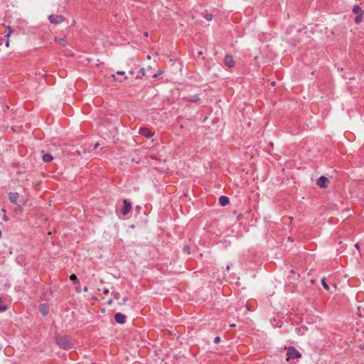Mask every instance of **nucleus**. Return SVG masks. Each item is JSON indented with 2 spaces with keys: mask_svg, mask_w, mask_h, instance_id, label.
I'll return each instance as SVG.
<instances>
[{
  "mask_svg": "<svg viewBox=\"0 0 364 364\" xmlns=\"http://www.w3.org/2000/svg\"><path fill=\"white\" fill-rule=\"evenodd\" d=\"M55 341L61 349L68 350L73 348L72 339L68 336L58 335L55 337Z\"/></svg>",
  "mask_w": 364,
  "mask_h": 364,
  "instance_id": "f257e3e1",
  "label": "nucleus"
},
{
  "mask_svg": "<svg viewBox=\"0 0 364 364\" xmlns=\"http://www.w3.org/2000/svg\"><path fill=\"white\" fill-rule=\"evenodd\" d=\"M301 357V353L294 346H289L287 348V360H292Z\"/></svg>",
  "mask_w": 364,
  "mask_h": 364,
  "instance_id": "f03ea898",
  "label": "nucleus"
},
{
  "mask_svg": "<svg viewBox=\"0 0 364 364\" xmlns=\"http://www.w3.org/2000/svg\"><path fill=\"white\" fill-rule=\"evenodd\" d=\"M132 209V203L129 200L126 199L123 201V206L122 207L121 212L122 214L125 216L127 215Z\"/></svg>",
  "mask_w": 364,
  "mask_h": 364,
  "instance_id": "7ed1b4c3",
  "label": "nucleus"
},
{
  "mask_svg": "<svg viewBox=\"0 0 364 364\" xmlns=\"http://www.w3.org/2000/svg\"><path fill=\"white\" fill-rule=\"evenodd\" d=\"M48 19L51 23L59 24L65 21V18L61 15L51 14L48 16Z\"/></svg>",
  "mask_w": 364,
  "mask_h": 364,
  "instance_id": "20e7f679",
  "label": "nucleus"
},
{
  "mask_svg": "<svg viewBox=\"0 0 364 364\" xmlns=\"http://www.w3.org/2000/svg\"><path fill=\"white\" fill-rule=\"evenodd\" d=\"M224 64L228 68H233L235 62L231 55H226L224 58Z\"/></svg>",
  "mask_w": 364,
  "mask_h": 364,
  "instance_id": "39448f33",
  "label": "nucleus"
},
{
  "mask_svg": "<svg viewBox=\"0 0 364 364\" xmlns=\"http://www.w3.org/2000/svg\"><path fill=\"white\" fill-rule=\"evenodd\" d=\"M328 183V179L324 176H320L317 179V182H316L317 185L320 188H326L328 186V184H327Z\"/></svg>",
  "mask_w": 364,
  "mask_h": 364,
  "instance_id": "423d86ee",
  "label": "nucleus"
},
{
  "mask_svg": "<svg viewBox=\"0 0 364 364\" xmlns=\"http://www.w3.org/2000/svg\"><path fill=\"white\" fill-rule=\"evenodd\" d=\"M139 134L141 136L146 137V138H150L154 135V134L151 132V131L150 129H149L148 128H145V127L140 128L139 130Z\"/></svg>",
  "mask_w": 364,
  "mask_h": 364,
  "instance_id": "0eeeda50",
  "label": "nucleus"
},
{
  "mask_svg": "<svg viewBox=\"0 0 364 364\" xmlns=\"http://www.w3.org/2000/svg\"><path fill=\"white\" fill-rule=\"evenodd\" d=\"M114 319L119 324H124L126 322V316L122 313H117L114 315Z\"/></svg>",
  "mask_w": 364,
  "mask_h": 364,
  "instance_id": "6e6552de",
  "label": "nucleus"
},
{
  "mask_svg": "<svg viewBox=\"0 0 364 364\" xmlns=\"http://www.w3.org/2000/svg\"><path fill=\"white\" fill-rule=\"evenodd\" d=\"M19 198V194L17 192H10L9 193V199L11 203L17 205V200Z\"/></svg>",
  "mask_w": 364,
  "mask_h": 364,
  "instance_id": "1a4fd4ad",
  "label": "nucleus"
},
{
  "mask_svg": "<svg viewBox=\"0 0 364 364\" xmlns=\"http://www.w3.org/2000/svg\"><path fill=\"white\" fill-rule=\"evenodd\" d=\"M39 311L43 316H46L49 312L48 306L46 304H40Z\"/></svg>",
  "mask_w": 364,
  "mask_h": 364,
  "instance_id": "9d476101",
  "label": "nucleus"
},
{
  "mask_svg": "<svg viewBox=\"0 0 364 364\" xmlns=\"http://www.w3.org/2000/svg\"><path fill=\"white\" fill-rule=\"evenodd\" d=\"M230 203V199L228 196H221L220 198H219V203L221 206H226L229 204Z\"/></svg>",
  "mask_w": 364,
  "mask_h": 364,
  "instance_id": "9b49d317",
  "label": "nucleus"
},
{
  "mask_svg": "<svg viewBox=\"0 0 364 364\" xmlns=\"http://www.w3.org/2000/svg\"><path fill=\"white\" fill-rule=\"evenodd\" d=\"M53 159V157L48 153H45L44 151H42V160L45 163L50 162Z\"/></svg>",
  "mask_w": 364,
  "mask_h": 364,
  "instance_id": "f8f14e48",
  "label": "nucleus"
},
{
  "mask_svg": "<svg viewBox=\"0 0 364 364\" xmlns=\"http://www.w3.org/2000/svg\"><path fill=\"white\" fill-rule=\"evenodd\" d=\"M186 99L188 102H196L199 100V95H190L188 97H186Z\"/></svg>",
  "mask_w": 364,
  "mask_h": 364,
  "instance_id": "ddd939ff",
  "label": "nucleus"
},
{
  "mask_svg": "<svg viewBox=\"0 0 364 364\" xmlns=\"http://www.w3.org/2000/svg\"><path fill=\"white\" fill-rule=\"evenodd\" d=\"M353 12L355 14H363V11L362 10V9L360 8V6L359 5H355L353 8Z\"/></svg>",
  "mask_w": 364,
  "mask_h": 364,
  "instance_id": "4468645a",
  "label": "nucleus"
},
{
  "mask_svg": "<svg viewBox=\"0 0 364 364\" xmlns=\"http://www.w3.org/2000/svg\"><path fill=\"white\" fill-rule=\"evenodd\" d=\"M8 309L6 304L4 303L1 297H0V311H5Z\"/></svg>",
  "mask_w": 364,
  "mask_h": 364,
  "instance_id": "2eb2a0df",
  "label": "nucleus"
},
{
  "mask_svg": "<svg viewBox=\"0 0 364 364\" xmlns=\"http://www.w3.org/2000/svg\"><path fill=\"white\" fill-rule=\"evenodd\" d=\"M70 279L72 281L73 284H80V280L75 274H72L70 276Z\"/></svg>",
  "mask_w": 364,
  "mask_h": 364,
  "instance_id": "dca6fc26",
  "label": "nucleus"
},
{
  "mask_svg": "<svg viewBox=\"0 0 364 364\" xmlns=\"http://www.w3.org/2000/svg\"><path fill=\"white\" fill-rule=\"evenodd\" d=\"M306 327L305 326H301V327H299V328H296V332L299 334V335H303L305 332V331H306Z\"/></svg>",
  "mask_w": 364,
  "mask_h": 364,
  "instance_id": "f3484780",
  "label": "nucleus"
},
{
  "mask_svg": "<svg viewBox=\"0 0 364 364\" xmlns=\"http://www.w3.org/2000/svg\"><path fill=\"white\" fill-rule=\"evenodd\" d=\"M363 14H358L354 19V22L357 24L360 23L363 21Z\"/></svg>",
  "mask_w": 364,
  "mask_h": 364,
  "instance_id": "a211bd4d",
  "label": "nucleus"
},
{
  "mask_svg": "<svg viewBox=\"0 0 364 364\" xmlns=\"http://www.w3.org/2000/svg\"><path fill=\"white\" fill-rule=\"evenodd\" d=\"M144 75H145V69H144V68H141L139 70V75H137L135 77V78H136V80H139V79L142 78V77H143V76H144Z\"/></svg>",
  "mask_w": 364,
  "mask_h": 364,
  "instance_id": "6ab92c4d",
  "label": "nucleus"
},
{
  "mask_svg": "<svg viewBox=\"0 0 364 364\" xmlns=\"http://www.w3.org/2000/svg\"><path fill=\"white\" fill-rule=\"evenodd\" d=\"M80 150L82 152V156H83L84 155L89 154L90 152V149H87L83 146L80 147Z\"/></svg>",
  "mask_w": 364,
  "mask_h": 364,
  "instance_id": "aec40b11",
  "label": "nucleus"
},
{
  "mask_svg": "<svg viewBox=\"0 0 364 364\" xmlns=\"http://www.w3.org/2000/svg\"><path fill=\"white\" fill-rule=\"evenodd\" d=\"M321 284L323 286V287L326 289V290H329V286L327 284V283L326 282V280H325V278H323L321 279Z\"/></svg>",
  "mask_w": 364,
  "mask_h": 364,
  "instance_id": "412c9836",
  "label": "nucleus"
},
{
  "mask_svg": "<svg viewBox=\"0 0 364 364\" xmlns=\"http://www.w3.org/2000/svg\"><path fill=\"white\" fill-rule=\"evenodd\" d=\"M57 41H58L59 44L63 46H65L67 43V41L65 38H58Z\"/></svg>",
  "mask_w": 364,
  "mask_h": 364,
  "instance_id": "4be33fe9",
  "label": "nucleus"
},
{
  "mask_svg": "<svg viewBox=\"0 0 364 364\" xmlns=\"http://www.w3.org/2000/svg\"><path fill=\"white\" fill-rule=\"evenodd\" d=\"M73 155H77L78 156H81L82 157V152H81L80 148L75 149L74 151V152L73 153Z\"/></svg>",
  "mask_w": 364,
  "mask_h": 364,
  "instance_id": "5701e85b",
  "label": "nucleus"
},
{
  "mask_svg": "<svg viewBox=\"0 0 364 364\" xmlns=\"http://www.w3.org/2000/svg\"><path fill=\"white\" fill-rule=\"evenodd\" d=\"M112 295L113 296V297L115 299H119V293L118 291H114L112 292Z\"/></svg>",
  "mask_w": 364,
  "mask_h": 364,
  "instance_id": "b1692460",
  "label": "nucleus"
},
{
  "mask_svg": "<svg viewBox=\"0 0 364 364\" xmlns=\"http://www.w3.org/2000/svg\"><path fill=\"white\" fill-rule=\"evenodd\" d=\"M205 19H206L207 21H210V20H212V18H213V15H212V14H207L205 15Z\"/></svg>",
  "mask_w": 364,
  "mask_h": 364,
  "instance_id": "393cba45",
  "label": "nucleus"
},
{
  "mask_svg": "<svg viewBox=\"0 0 364 364\" xmlns=\"http://www.w3.org/2000/svg\"><path fill=\"white\" fill-rule=\"evenodd\" d=\"M8 31H9V32H8V33L6 35V36L7 38H9V36H10V35L12 33V32H13V30H12V28H11L10 26H8Z\"/></svg>",
  "mask_w": 364,
  "mask_h": 364,
  "instance_id": "a878e982",
  "label": "nucleus"
},
{
  "mask_svg": "<svg viewBox=\"0 0 364 364\" xmlns=\"http://www.w3.org/2000/svg\"><path fill=\"white\" fill-rule=\"evenodd\" d=\"M220 341V338L219 336H216L215 338H214V343L217 344V343H219Z\"/></svg>",
  "mask_w": 364,
  "mask_h": 364,
  "instance_id": "bb28decb",
  "label": "nucleus"
},
{
  "mask_svg": "<svg viewBox=\"0 0 364 364\" xmlns=\"http://www.w3.org/2000/svg\"><path fill=\"white\" fill-rule=\"evenodd\" d=\"M117 75H124L125 74L124 71H117L116 73Z\"/></svg>",
  "mask_w": 364,
  "mask_h": 364,
  "instance_id": "cd10ccee",
  "label": "nucleus"
},
{
  "mask_svg": "<svg viewBox=\"0 0 364 364\" xmlns=\"http://www.w3.org/2000/svg\"><path fill=\"white\" fill-rule=\"evenodd\" d=\"M127 300H128L127 297H126V296H125V297H124V298L122 299V303H123V304H125V303L127 301Z\"/></svg>",
  "mask_w": 364,
  "mask_h": 364,
  "instance_id": "c85d7f7f",
  "label": "nucleus"
},
{
  "mask_svg": "<svg viewBox=\"0 0 364 364\" xmlns=\"http://www.w3.org/2000/svg\"><path fill=\"white\" fill-rule=\"evenodd\" d=\"M99 146H100V144H99L98 142H97V143L94 145V146H93V149H97Z\"/></svg>",
  "mask_w": 364,
  "mask_h": 364,
  "instance_id": "c756f323",
  "label": "nucleus"
},
{
  "mask_svg": "<svg viewBox=\"0 0 364 364\" xmlns=\"http://www.w3.org/2000/svg\"><path fill=\"white\" fill-rule=\"evenodd\" d=\"M242 218V214H239V215L237 216V220H240Z\"/></svg>",
  "mask_w": 364,
  "mask_h": 364,
  "instance_id": "7c9ffc66",
  "label": "nucleus"
},
{
  "mask_svg": "<svg viewBox=\"0 0 364 364\" xmlns=\"http://www.w3.org/2000/svg\"><path fill=\"white\" fill-rule=\"evenodd\" d=\"M88 291V288H87V287H84V289H83V291H84V292H86V291Z\"/></svg>",
  "mask_w": 364,
  "mask_h": 364,
  "instance_id": "2f4dec72",
  "label": "nucleus"
},
{
  "mask_svg": "<svg viewBox=\"0 0 364 364\" xmlns=\"http://www.w3.org/2000/svg\"><path fill=\"white\" fill-rule=\"evenodd\" d=\"M129 74L133 75L134 74V70H129Z\"/></svg>",
  "mask_w": 364,
  "mask_h": 364,
  "instance_id": "473e14b6",
  "label": "nucleus"
},
{
  "mask_svg": "<svg viewBox=\"0 0 364 364\" xmlns=\"http://www.w3.org/2000/svg\"><path fill=\"white\" fill-rule=\"evenodd\" d=\"M355 247H356L358 250H359V248H360V245H359V244H358V243H356V244H355Z\"/></svg>",
  "mask_w": 364,
  "mask_h": 364,
  "instance_id": "72a5a7b5",
  "label": "nucleus"
},
{
  "mask_svg": "<svg viewBox=\"0 0 364 364\" xmlns=\"http://www.w3.org/2000/svg\"><path fill=\"white\" fill-rule=\"evenodd\" d=\"M9 38H7V41H6V46H9Z\"/></svg>",
  "mask_w": 364,
  "mask_h": 364,
  "instance_id": "f704fd0d",
  "label": "nucleus"
},
{
  "mask_svg": "<svg viewBox=\"0 0 364 364\" xmlns=\"http://www.w3.org/2000/svg\"><path fill=\"white\" fill-rule=\"evenodd\" d=\"M4 220L5 221H7V220H8V218H7V216H6V215H4Z\"/></svg>",
  "mask_w": 364,
  "mask_h": 364,
  "instance_id": "c9c22d12",
  "label": "nucleus"
},
{
  "mask_svg": "<svg viewBox=\"0 0 364 364\" xmlns=\"http://www.w3.org/2000/svg\"><path fill=\"white\" fill-rule=\"evenodd\" d=\"M112 77H113V79H114V81H116V80H117V78H116V77H115V75H112Z\"/></svg>",
  "mask_w": 364,
  "mask_h": 364,
  "instance_id": "e433bc0d",
  "label": "nucleus"
},
{
  "mask_svg": "<svg viewBox=\"0 0 364 364\" xmlns=\"http://www.w3.org/2000/svg\"><path fill=\"white\" fill-rule=\"evenodd\" d=\"M144 36H145L146 37H147V36H148V33H147V32H145V33H144Z\"/></svg>",
  "mask_w": 364,
  "mask_h": 364,
  "instance_id": "4c0bfd02",
  "label": "nucleus"
},
{
  "mask_svg": "<svg viewBox=\"0 0 364 364\" xmlns=\"http://www.w3.org/2000/svg\"><path fill=\"white\" fill-rule=\"evenodd\" d=\"M226 269H227V270H229V269H230V267L228 265V266L226 267Z\"/></svg>",
  "mask_w": 364,
  "mask_h": 364,
  "instance_id": "58836bf2",
  "label": "nucleus"
},
{
  "mask_svg": "<svg viewBox=\"0 0 364 364\" xmlns=\"http://www.w3.org/2000/svg\"><path fill=\"white\" fill-rule=\"evenodd\" d=\"M77 292H80V288H77Z\"/></svg>",
  "mask_w": 364,
  "mask_h": 364,
  "instance_id": "ea45409f",
  "label": "nucleus"
},
{
  "mask_svg": "<svg viewBox=\"0 0 364 364\" xmlns=\"http://www.w3.org/2000/svg\"><path fill=\"white\" fill-rule=\"evenodd\" d=\"M77 292H80V288H77Z\"/></svg>",
  "mask_w": 364,
  "mask_h": 364,
  "instance_id": "a19ab883",
  "label": "nucleus"
},
{
  "mask_svg": "<svg viewBox=\"0 0 364 364\" xmlns=\"http://www.w3.org/2000/svg\"><path fill=\"white\" fill-rule=\"evenodd\" d=\"M198 55H202V52L201 51L198 52Z\"/></svg>",
  "mask_w": 364,
  "mask_h": 364,
  "instance_id": "79ce46f5",
  "label": "nucleus"
},
{
  "mask_svg": "<svg viewBox=\"0 0 364 364\" xmlns=\"http://www.w3.org/2000/svg\"><path fill=\"white\" fill-rule=\"evenodd\" d=\"M2 232L0 230V237H1Z\"/></svg>",
  "mask_w": 364,
  "mask_h": 364,
  "instance_id": "37998d69",
  "label": "nucleus"
},
{
  "mask_svg": "<svg viewBox=\"0 0 364 364\" xmlns=\"http://www.w3.org/2000/svg\"><path fill=\"white\" fill-rule=\"evenodd\" d=\"M272 85H275V82H272Z\"/></svg>",
  "mask_w": 364,
  "mask_h": 364,
  "instance_id": "c03bdc74",
  "label": "nucleus"
},
{
  "mask_svg": "<svg viewBox=\"0 0 364 364\" xmlns=\"http://www.w3.org/2000/svg\"><path fill=\"white\" fill-rule=\"evenodd\" d=\"M361 348H362V349H364V346H363L361 347Z\"/></svg>",
  "mask_w": 364,
  "mask_h": 364,
  "instance_id": "a18cd8bd",
  "label": "nucleus"
}]
</instances>
